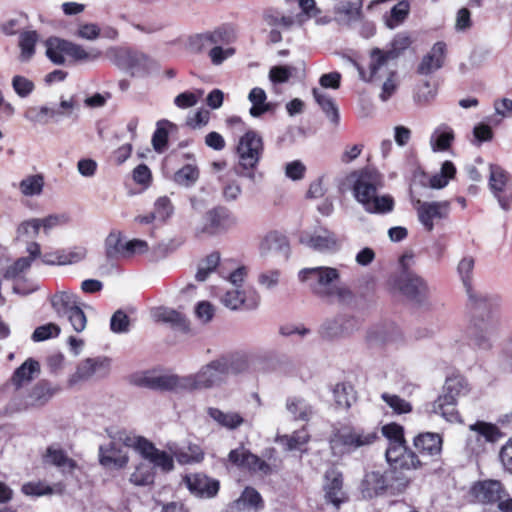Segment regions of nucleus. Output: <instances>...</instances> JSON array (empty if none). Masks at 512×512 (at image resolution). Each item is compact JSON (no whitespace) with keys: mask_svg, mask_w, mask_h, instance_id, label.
I'll return each mask as SVG.
<instances>
[{"mask_svg":"<svg viewBox=\"0 0 512 512\" xmlns=\"http://www.w3.org/2000/svg\"><path fill=\"white\" fill-rule=\"evenodd\" d=\"M467 309L473 345L478 350H492L501 334L500 298L493 294H472Z\"/></svg>","mask_w":512,"mask_h":512,"instance_id":"f257e3e1","label":"nucleus"},{"mask_svg":"<svg viewBox=\"0 0 512 512\" xmlns=\"http://www.w3.org/2000/svg\"><path fill=\"white\" fill-rule=\"evenodd\" d=\"M340 271L329 266L304 268L299 271L298 278L307 283L310 290L320 299L330 303H349L353 299L352 291L340 284Z\"/></svg>","mask_w":512,"mask_h":512,"instance_id":"f03ea898","label":"nucleus"},{"mask_svg":"<svg viewBox=\"0 0 512 512\" xmlns=\"http://www.w3.org/2000/svg\"><path fill=\"white\" fill-rule=\"evenodd\" d=\"M353 196L370 214H386L393 210L394 200L389 195L379 196L383 187L382 175L373 169H364L351 174Z\"/></svg>","mask_w":512,"mask_h":512,"instance_id":"7ed1b4c3","label":"nucleus"},{"mask_svg":"<svg viewBox=\"0 0 512 512\" xmlns=\"http://www.w3.org/2000/svg\"><path fill=\"white\" fill-rule=\"evenodd\" d=\"M264 143L262 136L254 131L249 130L239 138L236 153L238 156V165L236 173L257 182L262 178V173H257V166L263 156Z\"/></svg>","mask_w":512,"mask_h":512,"instance_id":"20e7f679","label":"nucleus"},{"mask_svg":"<svg viewBox=\"0 0 512 512\" xmlns=\"http://www.w3.org/2000/svg\"><path fill=\"white\" fill-rule=\"evenodd\" d=\"M471 388L468 381L461 376L450 377L444 385V393L431 403L430 411L442 416L450 423L460 422L456 409L457 400L469 394Z\"/></svg>","mask_w":512,"mask_h":512,"instance_id":"39448f33","label":"nucleus"},{"mask_svg":"<svg viewBox=\"0 0 512 512\" xmlns=\"http://www.w3.org/2000/svg\"><path fill=\"white\" fill-rule=\"evenodd\" d=\"M379 438L375 428L342 427L330 438V446L335 454L353 453L373 445Z\"/></svg>","mask_w":512,"mask_h":512,"instance_id":"423d86ee","label":"nucleus"},{"mask_svg":"<svg viewBox=\"0 0 512 512\" xmlns=\"http://www.w3.org/2000/svg\"><path fill=\"white\" fill-rule=\"evenodd\" d=\"M230 372L226 358L203 365L196 373L185 376L186 391L213 389L222 385Z\"/></svg>","mask_w":512,"mask_h":512,"instance_id":"0eeeda50","label":"nucleus"},{"mask_svg":"<svg viewBox=\"0 0 512 512\" xmlns=\"http://www.w3.org/2000/svg\"><path fill=\"white\" fill-rule=\"evenodd\" d=\"M50 302L55 313L59 317H66L75 332L80 333L86 328L84 304L75 293L69 290L56 292L51 296Z\"/></svg>","mask_w":512,"mask_h":512,"instance_id":"6e6552de","label":"nucleus"},{"mask_svg":"<svg viewBox=\"0 0 512 512\" xmlns=\"http://www.w3.org/2000/svg\"><path fill=\"white\" fill-rule=\"evenodd\" d=\"M109 59L131 76H145L158 68L156 61L143 52L114 47L107 51Z\"/></svg>","mask_w":512,"mask_h":512,"instance_id":"1a4fd4ad","label":"nucleus"},{"mask_svg":"<svg viewBox=\"0 0 512 512\" xmlns=\"http://www.w3.org/2000/svg\"><path fill=\"white\" fill-rule=\"evenodd\" d=\"M488 188L502 210L512 209V178L506 170L490 164Z\"/></svg>","mask_w":512,"mask_h":512,"instance_id":"9d476101","label":"nucleus"},{"mask_svg":"<svg viewBox=\"0 0 512 512\" xmlns=\"http://www.w3.org/2000/svg\"><path fill=\"white\" fill-rule=\"evenodd\" d=\"M236 225V216L226 207L217 206L203 215L196 230L201 234L217 235L229 231Z\"/></svg>","mask_w":512,"mask_h":512,"instance_id":"9b49d317","label":"nucleus"},{"mask_svg":"<svg viewBox=\"0 0 512 512\" xmlns=\"http://www.w3.org/2000/svg\"><path fill=\"white\" fill-rule=\"evenodd\" d=\"M415 209L420 224L427 232H432L440 221L448 218L451 206L449 201H421L417 200Z\"/></svg>","mask_w":512,"mask_h":512,"instance_id":"f8f14e48","label":"nucleus"},{"mask_svg":"<svg viewBox=\"0 0 512 512\" xmlns=\"http://www.w3.org/2000/svg\"><path fill=\"white\" fill-rule=\"evenodd\" d=\"M392 288L417 302H421L429 293L427 282L419 275L410 272H403L397 276L392 282Z\"/></svg>","mask_w":512,"mask_h":512,"instance_id":"ddd939ff","label":"nucleus"},{"mask_svg":"<svg viewBox=\"0 0 512 512\" xmlns=\"http://www.w3.org/2000/svg\"><path fill=\"white\" fill-rule=\"evenodd\" d=\"M137 384L154 390L186 391L185 376L174 374L146 372L137 380Z\"/></svg>","mask_w":512,"mask_h":512,"instance_id":"4468645a","label":"nucleus"},{"mask_svg":"<svg viewBox=\"0 0 512 512\" xmlns=\"http://www.w3.org/2000/svg\"><path fill=\"white\" fill-rule=\"evenodd\" d=\"M120 434L125 432H118L112 436L111 441L102 445L99 448L100 463L108 468H122L128 463V455L123 441L119 440Z\"/></svg>","mask_w":512,"mask_h":512,"instance_id":"2eb2a0df","label":"nucleus"},{"mask_svg":"<svg viewBox=\"0 0 512 512\" xmlns=\"http://www.w3.org/2000/svg\"><path fill=\"white\" fill-rule=\"evenodd\" d=\"M300 242L319 252H331L339 248V242L335 234L325 228H318L312 232H302Z\"/></svg>","mask_w":512,"mask_h":512,"instance_id":"dca6fc26","label":"nucleus"},{"mask_svg":"<svg viewBox=\"0 0 512 512\" xmlns=\"http://www.w3.org/2000/svg\"><path fill=\"white\" fill-rule=\"evenodd\" d=\"M261 298L259 293L252 289L241 290L233 288L227 290L221 298L222 304L230 310H238L241 307L246 309H256L260 304Z\"/></svg>","mask_w":512,"mask_h":512,"instance_id":"f3484780","label":"nucleus"},{"mask_svg":"<svg viewBox=\"0 0 512 512\" xmlns=\"http://www.w3.org/2000/svg\"><path fill=\"white\" fill-rule=\"evenodd\" d=\"M262 19L264 24L271 29L269 40L272 43L281 42L282 31L291 29L295 24V19L292 16L284 15L274 8L265 9L262 13Z\"/></svg>","mask_w":512,"mask_h":512,"instance_id":"a211bd4d","label":"nucleus"},{"mask_svg":"<svg viewBox=\"0 0 512 512\" xmlns=\"http://www.w3.org/2000/svg\"><path fill=\"white\" fill-rule=\"evenodd\" d=\"M324 497L326 502L331 503L335 508L347 501V496L343 490L342 473L336 468H330L324 475Z\"/></svg>","mask_w":512,"mask_h":512,"instance_id":"6ab92c4d","label":"nucleus"},{"mask_svg":"<svg viewBox=\"0 0 512 512\" xmlns=\"http://www.w3.org/2000/svg\"><path fill=\"white\" fill-rule=\"evenodd\" d=\"M228 462L232 465L248 469L250 471H259L267 474L270 471L269 465L258 456L252 454L244 446H239L231 450L228 454Z\"/></svg>","mask_w":512,"mask_h":512,"instance_id":"aec40b11","label":"nucleus"},{"mask_svg":"<svg viewBox=\"0 0 512 512\" xmlns=\"http://www.w3.org/2000/svg\"><path fill=\"white\" fill-rule=\"evenodd\" d=\"M109 371V361L105 358H87L79 363L70 383L86 381L92 377H103Z\"/></svg>","mask_w":512,"mask_h":512,"instance_id":"412c9836","label":"nucleus"},{"mask_svg":"<svg viewBox=\"0 0 512 512\" xmlns=\"http://www.w3.org/2000/svg\"><path fill=\"white\" fill-rule=\"evenodd\" d=\"M183 481L189 491L199 498H212L219 491V482L201 473L185 475Z\"/></svg>","mask_w":512,"mask_h":512,"instance_id":"4be33fe9","label":"nucleus"},{"mask_svg":"<svg viewBox=\"0 0 512 512\" xmlns=\"http://www.w3.org/2000/svg\"><path fill=\"white\" fill-rule=\"evenodd\" d=\"M369 78L370 82L377 83L382 81L386 76L396 73L394 65L391 63L395 59L379 48H375L370 53Z\"/></svg>","mask_w":512,"mask_h":512,"instance_id":"5701e85b","label":"nucleus"},{"mask_svg":"<svg viewBox=\"0 0 512 512\" xmlns=\"http://www.w3.org/2000/svg\"><path fill=\"white\" fill-rule=\"evenodd\" d=\"M474 498L483 504L499 502L506 496V491L498 480H484L475 483L471 489Z\"/></svg>","mask_w":512,"mask_h":512,"instance_id":"b1692460","label":"nucleus"},{"mask_svg":"<svg viewBox=\"0 0 512 512\" xmlns=\"http://www.w3.org/2000/svg\"><path fill=\"white\" fill-rule=\"evenodd\" d=\"M446 56V44L444 42H436L427 54L423 56L417 72L421 75H430L443 67Z\"/></svg>","mask_w":512,"mask_h":512,"instance_id":"393cba45","label":"nucleus"},{"mask_svg":"<svg viewBox=\"0 0 512 512\" xmlns=\"http://www.w3.org/2000/svg\"><path fill=\"white\" fill-rule=\"evenodd\" d=\"M388 478L379 470L367 472L360 484V491L364 498L371 499L383 494L388 487Z\"/></svg>","mask_w":512,"mask_h":512,"instance_id":"a878e982","label":"nucleus"},{"mask_svg":"<svg viewBox=\"0 0 512 512\" xmlns=\"http://www.w3.org/2000/svg\"><path fill=\"white\" fill-rule=\"evenodd\" d=\"M413 443L422 456L439 457L442 452L443 439L438 433H420L414 438Z\"/></svg>","mask_w":512,"mask_h":512,"instance_id":"bb28decb","label":"nucleus"},{"mask_svg":"<svg viewBox=\"0 0 512 512\" xmlns=\"http://www.w3.org/2000/svg\"><path fill=\"white\" fill-rule=\"evenodd\" d=\"M225 30L218 28L213 31H207L191 36L188 40V48L196 54L210 51L214 45L222 41L223 32Z\"/></svg>","mask_w":512,"mask_h":512,"instance_id":"cd10ccee","label":"nucleus"},{"mask_svg":"<svg viewBox=\"0 0 512 512\" xmlns=\"http://www.w3.org/2000/svg\"><path fill=\"white\" fill-rule=\"evenodd\" d=\"M263 507L261 495L251 487L245 488L241 496L231 503L225 512H245L246 510H259Z\"/></svg>","mask_w":512,"mask_h":512,"instance_id":"c85d7f7f","label":"nucleus"},{"mask_svg":"<svg viewBox=\"0 0 512 512\" xmlns=\"http://www.w3.org/2000/svg\"><path fill=\"white\" fill-rule=\"evenodd\" d=\"M454 139L453 129L446 124H441L431 133L429 145L433 152H444L450 149Z\"/></svg>","mask_w":512,"mask_h":512,"instance_id":"c756f323","label":"nucleus"},{"mask_svg":"<svg viewBox=\"0 0 512 512\" xmlns=\"http://www.w3.org/2000/svg\"><path fill=\"white\" fill-rule=\"evenodd\" d=\"M39 373V363L32 358H28L20 367L14 371L11 377V383L15 386L16 389H19L22 386L29 384Z\"/></svg>","mask_w":512,"mask_h":512,"instance_id":"7c9ffc66","label":"nucleus"},{"mask_svg":"<svg viewBox=\"0 0 512 512\" xmlns=\"http://www.w3.org/2000/svg\"><path fill=\"white\" fill-rule=\"evenodd\" d=\"M469 430L472 433L470 439L474 437L477 441L496 442L502 435L496 425L484 421L471 424Z\"/></svg>","mask_w":512,"mask_h":512,"instance_id":"2f4dec72","label":"nucleus"},{"mask_svg":"<svg viewBox=\"0 0 512 512\" xmlns=\"http://www.w3.org/2000/svg\"><path fill=\"white\" fill-rule=\"evenodd\" d=\"M353 327L351 320L343 318L328 320L321 326V334L327 339H334L349 334Z\"/></svg>","mask_w":512,"mask_h":512,"instance_id":"473e14b6","label":"nucleus"},{"mask_svg":"<svg viewBox=\"0 0 512 512\" xmlns=\"http://www.w3.org/2000/svg\"><path fill=\"white\" fill-rule=\"evenodd\" d=\"M474 269V259L472 257H464L457 266L458 274L465 287L468 301L471 300L472 294H488L487 292L477 290L472 286V274Z\"/></svg>","mask_w":512,"mask_h":512,"instance_id":"72a5a7b5","label":"nucleus"},{"mask_svg":"<svg viewBox=\"0 0 512 512\" xmlns=\"http://www.w3.org/2000/svg\"><path fill=\"white\" fill-rule=\"evenodd\" d=\"M286 409L295 420L308 421L314 413L313 407L303 398L290 397Z\"/></svg>","mask_w":512,"mask_h":512,"instance_id":"f704fd0d","label":"nucleus"},{"mask_svg":"<svg viewBox=\"0 0 512 512\" xmlns=\"http://www.w3.org/2000/svg\"><path fill=\"white\" fill-rule=\"evenodd\" d=\"M228 42V34L224 31L222 41L219 44L214 45L213 48L208 51V58L212 65L220 66L235 54V49L233 47L225 46Z\"/></svg>","mask_w":512,"mask_h":512,"instance_id":"c9c22d12","label":"nucleus"},{"mask_svg":"<svg viewBox=\"0 0 512 512\" xmlns=\"http://www.w3.org/2000/svg\"><path fill=\"white\" fill-rule=\"evenodd\" d=\"M119 440L123 441L125 446L135 447V449L148 461H150L158 451L151 442L142 437H131L127 434H120Z\"/></svg>","mask_w":512,"mask_h":512,"instance_id":"e433bc0d","label":"nucleus"},{"mask_svg":"<svg viewBox=\"0 0 512 512\" xmlns=\"http://www.w3.org/2000/svg\"><path fill=\"white\" fill-rule=\"evenodd\" d=\"M46 461L61 469L63 473H70L76 468V462L69 458L61 449L50 447L45 455Z\"/></svg>","mask_w":512,"mask_h":512,"instance_id":"4c0bfd02","label":"nucleus"},{"mask_svg":"<svg viewBox=\"0 0 512 512\" xmlns=\"http://www.w3.org/2000/svg\"><path fill=\"white\" fill-rule=\"evenodd\" d=\"M209 416L227 429H236L244 423L243 417L237 412H224L218 408H209Z\"/></svg>","mask_w":512,"mask_h":512,"instance_id":"58836bf2","label":"nucleus"},{"mask_svg":"<svg viewBox=\"0 0 512 512\" xmlns=\"http://www.w3.org/2000/svg\"><path fill=\"white\" fill-rule=\"evenodd\" d=\"M313 96L315 101L321 107L322 111L326 114L327 118L331 121V123L334 125H338L340 116L338 108L336 107L333 99L317 88L313 89Z\"/></svg>","mask_w":512,"mask_h":512,"instance_id":"ea45409f","label":"nucleus"},{"mask_svg":"<svg viewBox=\"0 0 512 512\" xmlns=\"http://www.w3.org/2000/svg\"><path fill=\"white\" fill-rule=\"evenodd\" d=\"M46 55L47 57L57 65L65 63L66 48L69 45V41L60 39L57 37L49 38L46 41Z\"/></svg>","mask_w":512,"mask_h":512,"instance_id":"a19ab883","label":"nucleus"},{"mask_svg":"<svg viewBox=\"0 0 512 512\" xmlns=\"http://www.w3.org/2000/svg\"><path fill=\"white\" fill-rule=\"evenodd\" d=\"M266 98V93L262 88L255 87L250 91L248 99L252 104L250 108V115L252 117H260L272 109V104L266 102Z\"/></svg>","mask_w":512,"mask_h":512,"instance_id":"79ce46f5","label":"nucleus"},{"mask_svg":"<svg viewBox=\"0 0 512 512\" xmlns=\"http://www.w3.org/2000/svg\"><path fill=\"white\" fill-rule=\"evenodd\" d=\"M362 3L360 1H343L335 6V14L338 20L343 23H350L359 18Z\"/></svg>","mask_w":512,"mask_h":512,"instance_id":"37998d69","label":"nucleus"},{"mask_svg":"<svg viewBox=\"0 0 512 512\" xmlns=\"http://www.w3.org/2000/svg\"><path fill=\"white\" fill-rule=\"evenodd\" d=\"M309 434L305 429L295 431L291 435H280L276 437L279 443L286 451L301 450L302 446L308 443Z\"/></svg>","mask_w":512,"mask_h":512,"instance_id":"c03bdc74","label":"nucleus"},{"mask_svg":"<svg viewBox=\"0 0 512 512\" xmlns=\"http://www.w3.org/2000/svg\"><path fill=\"white\" fill-rule=\"evenodd\" d=\"M126 241L119 232L110 233L105 239V253L109 259H124Z\"/></svg>","mask_w":512,"mask_h":512,"instance_id":"a18cd8bd","label":"nucleus"},{"mask_svg":"<svg viewBox=\"0 0 512 512\" xmlns=\"http://www.w3.org/2000/svg\"><path fill=\"white\" fill-rule=\"evenodd\" d=\"M55 392L56 389L52 388L48 383L40 382L32 389L27 405L42 406L51 399Z\"/></svg>","mask_w":512,"mask_h":512,"instance_id":"49530a36","label":"nucleus"},{"mask_svg":"<svg viewBox=\"0 0 512 512\" xmlns=\"http://www.w3.org/2000/svg\"><path fill=\"white\" fill-rule=\"evenodd\" d=\"M400 337V333L395 329L376 327L367 334V340L371 345H381L395 342Z\"/></svg>","mask_w":512,"mask_h":512,"instance_id":"de8ad7c7","label":"nucleus"},{"mask_svg":"<svg viewBox=\"0 0 512 512\" xmlns=\"http://www.w3.org/2000/svg\"><path fill=\"white\" fill-rule=\"evenodd\" d=\"M66 55L77 62H92L97 60L101 52L97 49L86 50L82 46L69 41L66 48Z\"/></svg>","mask_w":512,"mask_h":512,"instance_id":"09e8293b","label":"nucleus"},{"mask_svg":"<svg viewBox=\"0 0 512 512\" xmlns=\"http://www.w3.org/2000/svg\"><path fill=\"white\" fill-rule=\"evenodd\" d=\"M456 168L451 161H445L440 169V172L433 175L430 180V186L434 189L444 188L455 176Z\"/></svg>","mask_w":512,"mask_h":512,"instance_id":"8fccbe9b","label":"nucleus"},{"mask_svg":"<svg viewBox=\"0 0 512 512\" xmlns=\"http://www.w3.org/2000/svg\"><path fill=\"white\" fill-rule=\"evenodd\" d=\"M334 399L338 407L347 409L355 401V391L350 384L339 383L333 390Z\"/></svg>","mask_w":512,"mask_h":512,"instance_id":"3c124183","label":"nucleus"},{"mask_svg":"<svg viewBox=\"0 0 512 512\" xmlns=\"http://www.w3.org/2000/svg\"><path fill=\"white\" fill-rule=\"evenodd\" d=\"M44 186V179L41 175H29L19 183L20 192L24 196H35L41 194Z\"/></svg>","mask_w":512,"mask_h":512,"instance_id":"603ef678","label":"nucleus"},{"mask_svg":"<svg viewBox=\"0 0 512 512\" xmlns=\"http://www.w3.org/2000/svg\"><path fill=\"white\" fill-rule=\"evenodd\" d=\"M152 315L159 322L171 323L177 326H184L186 324L185 316L174 309L159 307L153 311Z\"/></svg>","mask_w":512,"mask_h":512,"instance_id":"864d4df0","label":"nucleus"},{"mask_svg":"<svg viewBox=\"0 0 512 512\" xmlns=\"http://www.w3.org/2000/svg\"><path fill=\"white\" fill-rule=\"evenodd\" d=\"M412 41L408 33L400 32L394 36L389 48L384 50L388 57L397 59L410 45Z\"/></svg>","mask_w":512,"mask_h":512,"instance_id":"5fc2aeb1","label":"nucleus"},{"mask_svg":"<svg viewBox=\"0 0 512 512\" xmlns=\"http://www.w3.org/2000/svg\"><path fill=\"white\" fill-rule=\"evenodd\" d=\"M154 481V472L150 463H140L130 476V482L137 486H146Z\"/></svg>","mask_w":512,"mask_h":512,"instance_id":"6e6d98bb","label":"nucleus"},{"mask_svg":"<svg viewBox=\"0 0 512 512\" xmlns=\"http://www.w3.org/2000/svg\"><path fill=\"white\" fill-rule=\"evenodd\" d=\"M38 35L35 31H26L20 35L21 60L28 61L35 53V44Z\"/></svg>","mask_w":512,"mask_h":512,"instance_id":"4d7b16f0","label":"nucleus"},{"mask_svg":"<svg viewBox=\"0 0 512 512\" xmlns=\"http://www.w3.org/2000/svg\"><path fill=\"white\" fill-rule=\"evenodd\" d=\"M410 11V3L407 0L398 2L392 9L390 17L386 21V25L390 29H394L407 18Z\"/></svg>","mask_w":512,"mask_h":512,"instance_id":"13d9d810","label":"nucleus"},{"mask_svg":"<svg viewBox=\"0 0 512 512\" xmlns=\"http://www.w3.org/2000/svg\"><path fill=\"white\" fill-rule=\"evenodd\" d=\"M381 399L396 414H407L412 411V405L410 404V402L396 394L384 392L381 394Z\"/></svg>","mask_w":512,"mask_h":512,"instance_id":"bf43d9fd","label":"nucleus"},{"mask_svg":"<svg viewBox=\"0 0 512 512\" xmlns=\"http://www.w3.org/2000/svg\"><path fill=\"white\" fill-rule=\"evenodd\" d=\"M199 178V171L196 166L188 164L179 169L174 175V181L184 187H190Z\"/></svg>","mask_w":512,"mask_h":512,"instance_id":"052dcab7","label":"nucleus"},{"mask_svg":"<svg viewBox=\"0 0 512 512\" xmlns=\"http://www.w3.org/2000/svg\"><path fill=\"white\" fill-rule=\"evenodd\" d=\"M30 267L31 259L20 257L5 269L3 277L7 280H15L28 271Z\"/></svg>","mask_w":512,"mask_h":512,"instance_id":"680f3d73","label":"nucleus"},{"mask_svg":"<svg viewBox=\"0 0 512 512\" xmlns=\"http://www.w3.org/2000/svg\"><path fill=\"white\" fill-rule=\"evenodd\" d=\"M24 116L30 122L46 124L48 117L56 116V111L47 106L31 107L25 112Z\"/></svg>","mask_w":512,"mask_h":512,"instance_id":"e2e57ef3","label":"nucleus"},{"mask_svg":"<svg viewBox=\"0 0 512 512\" xmlns=\"http://www.w3.org/2000/svg\"><path fill=\"white\" fill-rule=\"evenodd\" d=\"M220 261V256L217 253L208 255L198 266L196 279L198 281H205L208 275L215 270Z\"/></svg>","mask_w":512,"mask_h":512,"instance_id":"0e129e2a","label":"nucleus"},{"mask_svg":"<svg viewBox=\"0 0 512 512\" xmlns=\"http://www.w3.org/2000/svg\"><path fill=\"white\" fill-rule=\"evenodd\" d=\"M173 212L174 206L168 197L162 196L155 201L153 213L157 220L164 222L171 217Z\"/></svg>","mask_w":512,"mask_h":512,"instance_id":"69168bd1","label":"nucleus"},{"mask_svg":"<svg viewBox=\"0 0 512 512\" xmlns=\"http://www.w3.org/2000/svg\"><path fill=\"white\" fill-rule=\"evenodd\" d=\"M21 490L27 496L36 497L51 495L54 493V488L42 481L25 483Z\"/></svg>","mask_w":512,"mask_h":512,"instance_id":"338daca9","label":"nucleus"},{"mask_svg":"<svg viewBox=\"0 0 512 512\" xmlns=\"http://www.w3.org/2000/svg\"><path fill=\"white\" fill-rule=\"evenodd\" d=\"M436 89L432 87L430 82L426 81L419 86L414 94V101L421 106L428 105L436 97Z\"/></svg>","mask_w":512,"mask_h":512,"instance_id":"774afa93","label":"nucleus"}]
</instances>
